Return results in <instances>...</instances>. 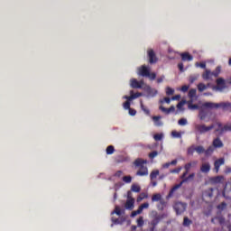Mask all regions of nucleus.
I'll return each mask as SVG.
<instances>
[{
  "instance_id": "f257e3e1",
  "label": "nucleus",
  "mask_w": 231,
  "mask_h": 231,
  "mask_svg": "<svg viewBox=\"0 0 231 231\" xmlns=\"http://www.w3.org/2000/svg\"><path fill=\"white\" fill-rule=\"evenodd\" d=\"M144 163H147V162L143 159H136L134 161V165L140 167L139 171L136 172L137 176H147V174H149L147 166L143 165Z\"/></svg>"
},
{
  "instance_id": "f03ea898",
  "label": "nucleus",
  "mask_w": 231,
  "mask_h": 231,
  "mask_svg": "<svg viewBox=\"0 0 231 231\" xmlns=\"http://www.w3.org/2000/svg\"><path fill=\"white\" fill-rule=\"evenodd\" d=\"M138 75H141V77H148L150 80H154L156 79V73H151V68L145 65L139 68Z\"/></svg>"
},
{
  "instance_id": "7ed1b4c3",
  "label": "nucleus",
  "mask_w": 231,
  "mask_h": 231,
  "mask_svg": "<svg viewBox=\"0 0 231 231\" xmlns=\"http://www.w3.org/2000/svg\"><path fill=\"white\" fill-rule=\"evenodd\" d=\"M167 213H163L162 215H158V213H155L153 215V218L151 221V225H152V228L151 231H154V228L156 226V225H158V223H160V221H162V219H165V217H167Z\"/></svg>"
},
{
  "instance_id": "20e7f679",
  "label": "nucleus",
  "mask_w": 231,
  "mask_h": 231,
  "mask_svg": "<svg viewBox=\"0 0 231 231\" xmlns=\"http://www.w3.org/2000/svg\"><path fill=\"white\" fill-rule=\"evenodd\" d=\"M116 216H118L116 219L117 225H122L123 223H125V220L127 219L125 210H121L120 208H116Z\"/></svg>"
},
{
  "instance_id": "39448f33",
  "label": "nucleus",
  "mask_w": 231,
  "mask_h": 231,
  "mask_svg": "<svg viewBox=\"0 0 231 231\" xmlns=\"http://www.w3.org/2000/svg\"><path fill=\"white\" fill-rule=\"evenodd\" d=\"M173 208L178 216L180 214H183V212L187 209V204L183 202H176L173 206Z\"/></svg>"
},
{
  "instance_id": "423d86ee",
  "label": "nucleus",
  "mask_w": 231,
  "mask_h": 231,
  "mask_svg": "<svg viewBox=\"0 0 231 231\" xmlns=\"http://www.w3.org/2000/svg\"><path fill=\"white\" fill-rule=\"evenodd\" d=\"M147 53L150 64H156L158 62V57H156V52H154L152 49H149L147 51Z\"/></svg>"
},
{
  "instance_id": "0eeeda50",
  "label": "nucleus",
  "mask_w": 231,
  "mask_h": 231,
  "mask_svg": "<svg viewBox=\"0 0 231 231\" xmlns=\"http://www.w3.org/2000/svg\"><path fill=\"white\" fill-rule=\"evenodd\" d=\"M225 221H226L225 217H223V215L221 214H218L213 218H211V223H213L214 225H216L217 223H219L220 226L223 225Z\"/></svg>"
},
{
  "instance_id": "6e6552de",
  "label": "nucleus",
  "mask_w": 231,
  "mask_h": 231,
  "mask_svg": "<svg viewBox=\"0 0 231 231\" xmlns=\"http://www.w3.org/2000/svg\"><path fill=\"white\" fill-rule=\"evenodd\" d=\"M217 88H215V89H217V91H223V89H225V79L223 78H219L217 79Z\"/></svg>"
},
{
  "instance_id": "1a4fd4ad",
  "label": "nucleus",
  "mask_w": 231,
  "mask_h": 231,
  "mask_svg": "<svg viewBox=\"0 0 231 231\" xmlns=\"http://www.w3.org/2000/svg\"><path fill=\"white\" fill-rule=\"evenodd\" d=\"M143 90L146 91V93H147V95H148L149 97H154V96L158 93V91H156V89L152 88H151L150 86H148V85H145V86L143 87Z\"/></svg>"
},
{
  "instance_id": "9d476101",
  "label": "nucleus",
  "mask_w": 231,
  "mask_h": 231,
  "mask_svg": "<svg viewBox=\"0 0 231 231\" xmlns=\"http://www.w3.org/2000/svg\"><path fill=\"white\" fill-rule=\"evenodd\" d=\"M195 129L201 134H203V133H208V128L205 125H196Z\"/></svg>"
},
{
  "instance_id": "9b49d317",
  "label": "nucleus",
  "mask_w": 231,
  "mask_h": 231,
  "mask_svg": "<svg viewBox=\"0 0 231 231\" xmlns=\"http://www.w3.org/2000/svg\"><path fill=\"white\" fill-rule=\"evenodd\" d=\"M226 131H231V124L225 125L221 129H216L215 133H218V134H223V133H226Z\"/></svg>"
},
{
  "instance_id": "f8f14e48",
  "label": "nucleus",
  "mask_w": 231,
  "mask_h": 231,
  "mask_svg": "<svg viewBox=\"0 0 231 231\" xmlns=\"http://www.w3.org/2000/svg\"><path fill=\"white\" fill-rule=\"evenodd\" d=\"M126 210H133L134 208V199H127L125 204Z\"/></svg>"
},
{
  "instance_id": "ddd939ff",
  "label": "nucleus",
  "mask_w": 231,
  "mask_h": 231,
  "mask_svg": "<svg viewBox=\"0 0 231 231\" xmlns=\"http://www.w3.org/2000/svg\"><path fill=\"white\" fill-rule=\"evenodd\" d=\"M130 86L134 89H142V86L140 85V82L136 79H132L130 80Z\"/></svg>"
},
{
  "instance_id": "4468645a",
  "label": "nucleus",
  "mask_w": 231,
  "mask_h": 231,
  "mask_svg": "<svg viewBox=\"0 0 231 231\" xmlns=\"http://www.w3.org/2000/svg\"><path fill=\"white\" fill-rule=\"evenodd\" d=\"M201 172H204L205 174L210 172V163L209 162H203L200 166Z\"/></svg>"
},
{
  "instance_id": "2eb2a0df",
  "label": "nucleus",
  "mask_w": 231,
  "mask_h": 231,
  "mask_svg": "<svg viewBox=\"0 0 231 231\" xmlns=\"http://www.w3.org/2000/svg\"><path fill=\"white\" fill-rule=\"evenodd\" d=\"M224 164H225V159L217 160L214 163L216 172H219V167H221V165H224Z\"/></svg>"
},
{
  "instance_id": "dca6fc26",
  "label": "nucleus",
  "mask_w": 231,
  "mask_h": 231,
  "mask_svg": "<svg viewBox=\"0 0 231 231\" xmlns=\"http://www.w3.org/2000/svg\"><path fill=\"white\" fill-rule=\"evenodd\" d=\"M142 96H143L142 93L137 92V93L134 94V91L131 90L130 91V96L127 97L126 98H127V100H134V98H140V97H142Z\"/></svg>"
},
{
  "instance_id": "f3484780",
  "label": "nucleus",
  "mask_w": 231,
  "mask_h": 231,
  "mask_svg": "<svg viewBox=\"0 0 231 231\" xmlns=\"http://www.w3.org/2000/svg\"><path fill=\"white\" fill-rule=\"evenodd\" d=\"M181 185H183V183L177 184L175 185L173 188L171 189L167 198H172V196H174V192H176V190H178V189H180L181 187Z\"/></svg>"
},
{
  "instance_id": "a211bd4d",
  "label": "nucleus",
  "mask_w": 231,
  "mask_h": 231,
  "mask_svg": "<svg viewBox=\"0 0 231 231\" xmlns=\"http://www.w3.org/2000/svg\"><path fill=\"white\" fill-rule=\"evenodd\" d=\"M159 109H161V111H162V113H165L166 115L173 113V111H176V107H174V106H171L170 108H165L164 106H161Z\"/></svg>"
},
{
  "instance_id": "6ab92c4d",
  "label": "nucleus",
  "mask_w": 231,
  "mask_h": 231,
  "mask_svg": "<svg viewBox=\"0 0 231 231\" xmlns=\"http://www.w3.org/2000/svg\"><path fill=\"white\" fill-rule=\"evenodd\" d=\"M220 226L222 231H231V224L228 221H225Z\"/></svg>"
},
{
  "instance_id": "aec40b11",
  "label": "nucleus",
  "mask_w": 231,
  "mask_h": 231,
  "mask_svg": "<svg viewBox=\"0 0 231 231\" xmlns=\"http://www.w3.org/2000/svg\"><path fill=\"white\" fill-rule=\"evenodd\" d=\"M213 146L218 149L223 147V141H221L219 137H217L215 140H213Z\"/></svg>"
},
{
  "instance_id": "412c9836",
  "label": "nucleus",
  "mask_w": 231,
  "mask_h": 231,
  "mask_svg": "<svg viewBox=\"0 0 231 231\" xmlns=\"http://www.w3.org/2000/svg\"><path fill=\"white\" fill-rule=\"evenodd\" d=\"M204 107H208L209 109H217L219 107L218 104L207 102L203 104Z\"/></svg>"
},
{
  "instance_id": "4be33fe9",
  "label": "nucleus",
  "mask_w": 231,
  "mask_h": 231,
  "mask_svg": "<svg viewBox=\"0 0 231 231\" xmlns=\"http://www.w3.org/2000/svg\"><path fill=\"white\" fill-rule=\"evenodd\" d=\"M180 57L182 60H188V61H190L193 59L192 55H190L189 52L181 53Z\"/></svg>"
},
{
  "instance_id": "5701e85b",
  "label": "nucleus",
  "mask_w": 231,
  "mask_h": 231,
  "mask_svg": "<svg viewBox=\"0 0 231 231\" xmlns=\"http://www.w3.org/2000/svg\"><path fill=\"white\" fill-rule=\"evenodd\" d=\"M212 76H214L212 74V71L206 69L205 72L202 74V79H204V80H208Z\"/></svg>"
},
{
  "instance_id": "b1692460",
  "label": "nucleus",
  "mask_w": 231,
  "mask_h": 231,
  "mask_svg": "<svg viewBox=\"0 0 231 231\" xmlns=\"http://www.w3.org/2000/svg\"><path fill=\"white\" fill-rule=\"evenodd\" d=\"M152 120H153L155 125H157L158 127H160V125H162V121H160V120H162V116H155L152 117Z\"/></svg>"
},
{
  "instance_id": "393cba45",
  "label": "nucleus",
  "mask_w": 231,
  "mask_h": 231,
  "mask_svg": "<svg viewBox=\"0 0 231 231\" xmlns=\"http://www.w3.org/2000/svg\"><path fill=\"white\" fill-rule=\"evenodd\" d=\"M152 201L154 203V201H162V194L156 193L152 196Z\"/></svg>"
},
{
  "instance_id": "a878e982",
  "label": "nucleus",
  "mask_w": 231,
  "mask_h": 231,
  "mask_svg": "<svg viewBox=\"0 0 231 231\" xmlns=\"http://www.w3.org/2000/svg\"><path fill=\"white\" fill-rule=\"evenodd\" d=\"M191 167H192V165L190 164V162L187 163L184 166V169L186 170V171L182 174L181 178H185L187 176V174H189V171H190Z\"/></svg>"
},
{
  "instance_id": "bb28decb",
  "label": "nucleus",
  "mask_w": 231,
  "mask_h": 231,
  "mask_svg": "<svg viewBox=\"0 0 231 231\" xmlns=\"http://www.w3.org/2000/svg\"><path fill=\"white\" fill-rule=\"evenodd\" d=\"M147 198H149V195L147 193H141L137 197V203H140V201H142L143 199H147Z\"/></svg>"
},
{
  "instance_id": "cd10ccee",
  "label": "nucleus",
  "mask_w": 231,
  "mask_h": 231,
  "mask_svg": "<svg viewBox=\"0 0 231 231\" xmlns=\"http://www.w3.org/2000/svg\"><path fill=\"white\" fill-rule=\"evenodd\" d=\"M223 176H217L212 178L211 181H213V183H222L223 182Z\"/></svg>"
},
{
  "instance_id": "c85d7f7f",
  "label": "nucleus",
  "mask_w": 231,
  "mask_h": 231,
  "mask_svg": "<svg viewBox=\"0 0 231 231\" xmlns=\"http://www.w3.org/2000/svg\"><path fill=\"white\" fill-rule=\"evenodd\" d=\"M142 190V188L138 184H133L131 187L132 192H140Z\"/></svg>"
},
{
  "instance_id": "c756f323",
  "label": "nucleus",
  "mask_w": 231,
  "mask_h": 231,
  "mask_svg": "<svg viewBox=\"0 0 231 231\" xmlns=\"http://www.w3.org/2000/svg\"><path fill=\"white\" fill-rule=\"evenodd\" d=\"M182 225L183 226H190V225H192V220L189 219L187 217H184Z\"/></svg>"
},
{
  "instance_id": "7c9ffc66",
  "label": "nucleus",
  "mask_w": 231,
  "mask_h": 231,
  "mask_svg": "<svg viewBox=\"0 0 231 231\" xmlns=\"http://www.w3.org/2000/svg\"><path fill=\"white\" fill-rule=\"evenodd\" d=\"M159 174H160V171H158V170H155V171H152L151 174H150L151 180H156V178L158 177Z\"/></svg>"
},
{
  "instance_id": "2f4dec72",
  "label": "nucleus",
  "mask_w": 231,
  "mask_h": 231,
  "mask_svg": "<svg viewBox=\"0 0 231 231\" xmlns=\"http://www.w3.org/2000/svg\"><path fill=\"white\" fill-rule=\"evenodd\" d=\"M196 175L194 174V173H191V174H189V177H187V178H181V183H187V181H189V180H194V177H195Z\"/></svg>"
},
{
  "instance_id": "473e14b6",
  "label": "nucleus",
  "mask_w": 231,
  "mask_h": 231,
  "mask_svg": "<svg viewBox=\"0 0 231 231\" xmlns=\"http://www.w3.org/2000/svg\"><path fill=\"white\" fill-rule=\"evenodd\" d=\"M198 89H199V93H203V91H205V89H207V85H205L204 83H199Z\"/></svg>"
},
{
  "instance_id": "72a5a7b5",
  "label": "nucleus",
  "mask_w": 231,
  "mask_h": 231,
  "mask_svg": "<svg viewBox=\"0 0 231 231\" xmlns=\"http://www.w3.org/2000/svg\"><path fill=\"white\" fill-rule=\"evenodd\" d=\"M195 151L198 154H203V152H205V148L203 146H195Z\"/></svg>"
},
{
  "instance_id": "f704fd0d",
  "label": "nucleus",
  "mask_w": 231,
  "mask_h": 231,
  "mask_svg": "<svg viewBox=\"0 0 231 231\" xmlns=\"http://www.w3.org/2000/svg\"><path fill=\"white\" fill-rule=\"evenodd\" d=\"M144 224L145 222L143 221V217H139L137 218V226L142 227Z\"/></svg>"
},
{
  "instance_id": "c9c22d12",
  "label": "nucleus",
  "mask_w": 231,
  "mask_h": 231,
  "mask_svg": "<svg viewBox=\"0 0 231 231\" xmlns=\"http://www.w3.org/2000/svg\"><path fill=\"white\" fill-rule=\"evenodd\" d=\"M122 180L125 183H131V181H133V177H131L130 175L124 176Z\"/></svg>"
},
{
  "instance_id": "e433bc0d",
  "label": "nucleus",
  "mask_w": 231,
  "mask_h": 231,
  "mask_svg": "<svg viewBox=\"0 0 231 231\" xmlns=\"http://www.w3.org/2000/svg\"><path fill=\"white\" fill-rule=\"evenodd\" d=\"M115 152V146L109 145L106 148V154H113Z\"/></svg>"
},
{
  "instance_id": "4c0bfd02",
  "label": "nucleus",
  "mask_w": 231,
  "mask_h": 231,
  "mask_svg": "<svg viewBox=\"0 0 231 231\" xmlns=\"http://www.w3.org/2000/svg\"><path fill=\"white\" fill-rule=\"evenodd\" d=\"M194 151H196V146L195 145H191L190 147L188 148V154L192 156V154H194Z\"/></svg>"
},
{
  "instance_id": "58836bf2",
  "label": "nucleus",
  "mask_w": 231,
  "mask_h": 231,
  "mask_svg": "<svg viewBox=\"0 0 231 231\" xmlns=\"http://www.w3.org/2000/svg\"><path fill=\"white\" fill-rule=\"evenodd\" d=\"M143 208H149V202H145L139 206L138 209L141 210V212H143Z\"/></svg>"
},
{
  "instance_id": "ea45409f",
  "label": "nucleus",
  "mask_w": 231,
  "mask_h": 231,
  "mask_svg": "<svg viewBox=\"0 0 231 231\" xmlns=\"http://www.w3.org/2000/svg\"><path fill=\"white\" fill-rule=\"evenodd\" d=\"M189 109H198V105H192V100L188 101Z\"/></svg>"
},
{
  "instance_id": "a19ab883",
  "label": "nucleus",
  "mask_w": 231,
  "mask_h": 231,
  "mask_svg": "<svg viewBox=\"0 0 231 231\" xmlns=\"http://www.w3.org/2000/svg\"><path fill=\"white\" fill-rule=\"evenodd\" d=\"M194 97H196V88H191L189 91V98H194Z\"/></svg>"
},
{
  "instance_id": "79ce46f5",
  "label": "nucleus",
  "mask_w": 231,
  "mask_h": 231,
  "mask_svg": "<svg viewBox=\"0 0 231 231\" xmlns=\"http://www.w3.org/2000/svg\"><path fill=\"white\" fill-rule=\"evenodd\" d=\"M139 214H142V212H141V210L138 208L137 210L132 211V213L130 215V217H136V216H139Z\"/></svg>"
},
{
  "instance_id": "37998d69",
  "label": "nucleus",
  "mask_w": 231,
  "mask_h": 231,
  "mask_svg": "<svg viewBox=\"0 0 231 231\" xmlns=\"http://www.w3.org/2000/svg\"><path fill=\"white\" fill-rule=\"evenodd\" d=\"M154 140L156 142H160V140H162L163 139V134H156L154 136H153Z\"/></svg>"
},
{
  "instance_id": "c03bdc74",
  "label": "nucleus",
  "mask_w": 231,
  "mask_h": 231,
  "mask_svg": "<svg viewBox=\"0 0 231 231\" xmlns=\"http://www.w3.org/2000/svg\"><path fill=\"white\" fill-rule=\"evenodd\" d=\"M221 73V67H217L215 71L212 72L213 77H219Z\"/></svg>"
},
{
  "instance_id": "a18cd8bd",
  "label": "nucleus",
  "mask_w": 231,
  "mask_h": 231,
  "mask_svg": "<svg viewBox=\"0 0 231 231\" xmlns=\"http://www.w3.org/2000/svg\"><path fill=\"white\" fill-rule=\"evenodd\" d=\"M219 106V107H223L224 109L226 107H231V104L226 102V103H220V104H217Z\"/></svg>"
},
{
  "instance_id": "49530a36",
  "label": "nucleus",
  "mask_w": 231,
  "mask_h": 231,
  "mask_svg": "<svg viewBox=\"0 0 231 231\" xmlns=\"http://www.w3.org/2000/svg\"><path fill=\"white\" fill-rule=\"evenodd\" d=\"M204 152L207 156H208V154H212V152H214V148H212V146H209V148L205 150Z\"/></svg>"
},
{
  "instance_id": "de8ad7c7",
  "label": "nucleus",
  "mask_w": 231,
  "mask_h": 231,
  "mask_svg": "<svg viewBox=\"0 0 231 231\" xmlns=\"http://www.w3.org/2000/svg\"><path fill=\"white\" fill-rule=\"evenodd\" d=\"M166 95H174V89H172L171 87H167Z\"/></svg>"
},
{
  "instance_id": "09e8293b",
  "label": "nucleus",
  "mask_w": 231,
  "mask_h": 231,
  "mask_svg": "<svg viewBox=\"0 0 231 231\" xmlns=\"http://www.w3.org/2000/svg\"><path fill=\"white\" fill-rule=\"evenodd\" d=\"M178 124H179V125H187V119H185V118H180V119L178 121Z\"/></svg>"
},
{
  "instance_id": "8fccbe9b",
  "label": "nucleus",
  "mask_w": 231,
  "mask_h": 231,
  "mask_svg": "<svg viewBox=\"0 0 231 231\" xmlns=\"http://www.w3.org/2000/svg\"><path fill=\"white\" fill-rule=\"evenodd\" d=\"M171 136H173L174 138H181V134H180L176 131H173V132H171Z\"/></svg>"
},
{
  "instance_id": "3c124183",
  "label": "nucleus",
  "mask_w": 231,
  "mask_h": 231,
  "mask_svg": "<svg viewBox=\"0 0 231 231\" xmlns=\"http://www.w3.org/2000/svg\"><path fill=\"white\" fill-rule=\"evenodd\" d=\"M185 104H187V101L182 100V101H180V102L178 103L177 107H178L179 109H181V107H183V106H185Z\"/></svg>"
},
{
  "instance_id": "603ef678",
  "label": "nucleus",
  "mask_w": 231,
  "mask_h": 231,
  "mask_svg": "<svg viewBox=\"0 0 231 231\" xmlns=\"http://www.w3.org/2000/svg\"><path fill=\"white\" fill-rule=\"evenodd\" d=\"M156 156H158V152H156V151H153L149 153V158H151L152 160V158H156Z\"/></svg>"
},
{
  "instance_id": "864d4df0",
  "label": "nucleus",
  "mask_w": 231,
  "mask_h": 231,
  "mask_svg": "<svg viewBox=\"0 0 231 231\" xmlns=\"http://www.w3.org/2000/svg\"><path fill=\"white\" fill-rule=\"evenodd\" d=\"M199 116L200 120H205L207 114H205V112H203V110H201L199 114Z\"/></svg>"
},
{
  "instance_id": "5fc2aeb1",
  "label": "nucleus",
  "mask_w": 231,
  "mask_h": 231,
  "mask_svg": "<svg viewBox=\"0 0 231 231\" xmlns=\"http://www.w3.org/2000/svg\"><path fill=\"white\" fill-rule=\"evenodd\" d=\"M195 80H198V76H191V77H189L190 84H194Z\"/></svg>"
},
{
  "instance_id": "6e6d98bb",
  "label": "nucleus",
  "mask_w": 231,
  "mask_h": 231,
  "mask_svg": "<svg viewBox=\"0 0 231 231\" xmlns=\"http://www.w3.org/2000/svg\"><path fill=\"white\" fill-rule=\"evenodd\" d=\"M124 107L125 109H131V103L129 101L125 102Z\"/></svg>"
},
{
  "instance_id": "4d7b16f0",
  "label": "nucleus",
  "mask_w": 231,
  "mask_h": 231,
  "mask_svg": "<svg viewBox=\"0 0 231 231\" xmlns=\"http://www.w3.org/2000/svg\"><path fill=\"white\" fill-rule=\"evenodd\" d=\"M128 109H129V115H131V116H134V115H136V110L133 108H128Z\"/></svg>"
},
{
  "instance_id": "13d9d810",
  "label": "nucleus",
  "mask_w": 231,
  "mask_h": 231,
  "mask_svg": "<svg viewBox=\"0 0 231 231\" xmlns=\"http://www.w3.org/2000/svg\"><path fill=\"white\" fill-rule=\"evenodd\" d=\"M181 91H183V93H187V91H189V86L187 85L182 86Z\"/></svg>"
},
{
  "instance_id": "bf43d9fd",
  "label": "nucleus",
  "mask_w": 231,
  "mask_h": 231,
  "mask_svg": "<svg viewBox=\"0 0 231 231\" xmlns=\"http://www.w3.org/2000/svg\"><path fill=\"white\" fill-rule=\"evenodd\" d=\"M141 107H142V109L144 111V113H146V115H149L150 111H149V109L145 108V106H143V104H141Z\"/></svg>"
},
{
  "instance_id": "052dcab7",
  "label": "nucleus",
  "mask_w": 231,
  "mask_h": 231,
  "mask_svg": "<svg viewBox=\"0 0 231 231\" xmlns=\"http://www.w3.org/2000/svg\"><path fill=\"white\" fill-rule=\"evenodd\" d=\"M127 199H134V198H133V192L131 191L127 192Z\"/></svg>"
},
{
  "instance_id": "680f3d73",
  "label": "nucleus",
  "mask_w": 231,
  "mask_h": 231,
  "mask_svg": "<svg viewBox=\"0 0 231 231\" xmlns=\"http://www.w3.org/2000/svg\"><path fill=\"white\" fill-rule=\"evenodd\" d=\"M139 84H140V86H142V89H143V88H145V86H147V85L145 84V81H143V79H141V80L139 81Z\"/></svg>"
},
{
  "instance_id": "e2e57ef3",
  "label": "nucleus",
  "mask_w": 231,
  "mask_h": 231,
  "mask_svg": "<svg viewBox=\"0 0 231 231\" xmlns=\"http://www.w3.org/2000/svg\"><path fill=\"white\" fill-rule=\"evenodd\" d=\"M197 66H199V68H202V69H205V68H207V64L205 63H196Z\"/></svg>"
},
{
  "instance_id": "0e129e2a",
  "label": "nucleus",
  "mask_w": 231,
  "mask_h": 231,
  "mask_svg": "<svg viewBox=\"0 0 231 231\" xmlns=\"http://www.w3.org/2000/svg\"><path fill=\"white\" fill-rule=\"evenodd\" d=\"M111 221H112L111 226H115V225H116V218L115 217H113L111 218Z\"/></svg>"
},
{
  "instance_id": "69168bd1",
  "label": "nucleus",
  "mask_w": 231,
  "mask_h": 231,
  "mask_svg": "<svg viewBox=\"0 0 231 231\" xmlns=\"http://www.w3.org/2000/svg\"><path fill=\"white\" fill-rule=\"evenodd\" d=\"M180 98H181V96L176 95V96L171 97V100H180Z\"/></svg>"
},
{
  "instance_id": "338daca9",
  "label": "nucleus",
  "mask_w": 231,
  "mask_h": 231,
  "mask_svg": "<svg viewBox=\"0 0 231 231\" xmlns=\"http://www.w3.org/2000/svg\"><path fill=\"white\" fill-rule=\"evenodd\" d=\"M189 164H191V167H196L198 165V161L190 162Z\"/></svg>"
},
{
  "instance_id": "774afa93",
  "label": "nucleus",
  "mask_w": 231,
  "mask_h": 231,
  "mask_svg": "<svg viewBox=\"0 0 231 231\" xmlns=\"http://www.w3.org/2000/svg\"><path fill=\"white\" fill-rule=\"evenodd\" d=\"M216 124H217V127H218V128H217V129H219V131H220L221 127H224V126H223V124H221V123H219V122H217Z\"/></svg>"
}]
</instances>
